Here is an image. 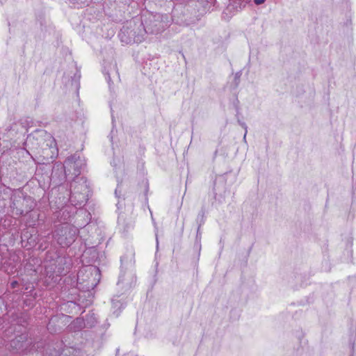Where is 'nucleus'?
<instances>
[{"instance_id": "obj_2", "label": "nucleus", "mask_w": 356, "mask_h": 356, "mask_svg": "<svg viewBox=\"0 0 356 356\" xmlns=\"http://www.w3.org/2000/svg\"><path fill=\"white\" fill-rule=\"evenodd\" d=\"M71 195L70 200L75 204L81 205L86 198V194L88 191L86 181L82 177H76L70 185Z\"/></svg>"}, {"instance_id": "obj_4", "label": "nucleus", "mask_w": 356, "mask_h": 356, "mask_svg": "<svg viewBox=\"0 0 356 356\" xmlns=\"http://www.w3.org/2000/svg\"><path fill=\"white\" fill-rule=\"evenodd\" d=\"M133 31L130 30L129 28H123L121 30L120 33V39L122 42L126 43H131V42H138L140 41L139 38H136L135 37H132L134 34H132Z\"/></svg>"}, {"instance_id": "obj_6", "label": "nucleus", "mask_w": 356, "mask_h": 356, "mask_svg": "<svg viewBox=\"0 0 356 356\" xmlns=\"http://www.w3.org/2000/svg\"><path fill=\"white\" fill-rule=\"evenodd\" d=\"M15 284H17L16 282H14L12 283V285H13V287L15 286Z\"/></svg>"}, {"instance_id": "obj_1", "label": "nucleus", "mask_w": 356, "mask_h": 356, "mask_svg": "<svg viewBox=\"0 0 356 356\" xmlns=\"http://www.w3.org/2000/svg\"><path fill=\"white\" fill-rule=\"evenodd\" d=\"M26 145L31 148L35 155L43 163L51 161L56 157L58 154L56 141L50 135H47L44 139L29 136Z\"/></svg>"}, {"instance_id": "obj_3", "label": "nucleus", "mask_w": 356, "mask_h": 356, "mask_svg": "<svg viewBox=\"0 0 356 356\" xmlns=\"http://www.w3.org/2000/svg\"><path fill=\"white\" fill-rule=\"evenodd\" d=\"M82 164V161L79 156L73 155L68 157L64 163L65 175L67 176L71 175L72 176L78 177L81 173Z\"/></svg>"}, {"instance_id": "obj_5", "label": "nucleus", "mask_w": 356, "mask_h": 356, "mask_svg": "<svg viewBox=\"0 0 356 356\" xmlns=\"http://www.w3.org/2000/svg\"><path fill=\"white\" fill-rule=\"evenodd\" d=\"M266 0H254V2L257 5L262 4L265 2Z\"/></svg>"}]
</instances>
